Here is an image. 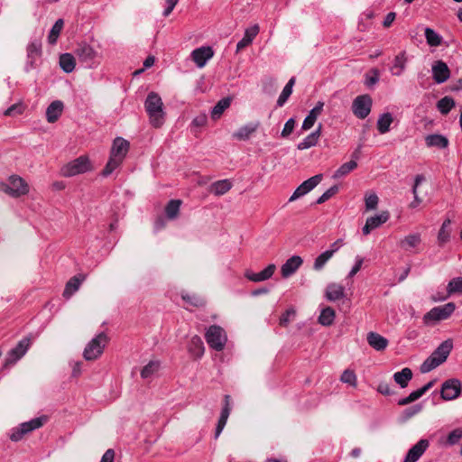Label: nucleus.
Instances as JSON below:
<instances>
[{"instance_id": "4468645a", "label": "nucleus", "mask_w": 462, "mask_h": 462, "mask_svg": "<svg viewBox=\"0 0 462 462\" xmlns=\"http://www.w3.org/2000/svg\"><path fill=\"white\" fill-rule=\"evenodd\" d=\"M432 78L437 84L446 82L450 77V70L448 65L442 60H437L431 67Z\"/></svg>"}, {"instance_id": "a878e982", "label": "nucleus", "mask_w": 462, "mask_h": 462, "mask_svg": "<svg viewBox=\"0 0 462 462\" xmlns=\"http://www.w3.org/2000/svg\"><path fill=\"white\" fill-rule=\"evenodd\" d=\"M258 126L259 123H249L233 133L232 136L239 141H246L257 130Z\"/></svg>"}, {"instance_id": "6ab92c4d", "label": "nucleus", "mask_w": 462, "mask_h": 462, "mask_svg": "<svg viewBox=\"0 0 462 462\" xmlns=\"http://www.w3.org/2000/svg\"><path fill=\"white\" fill-rule=\"evenodd\" d=\"M130 143L122 137H116L111 148L110 155L124 161L128 152Z\"/></svg>"}, {"instance_id": "a18cd8bd", "label": "nucleus", "mask_w": 462, "mask_h": 462, "mask_svg": "<svg viewBox=\"0 0 462 462\" xmlns=\"http://www.w3.org/2000/svg\"><path fill=\"white\" fill-rule=\"evenodd\" d=\"M424 34L427 43L430 46L438 47L441 44L442 37L439 33H437L433 29L429 27L426 28Z\"/></svg>"}, {"instance_id": "bb28decb", "label": "nucleus", "mask_w": 462, "mask_h": 462, "mask_svg": "<svg viewBox=\"0 0 462 462\" xmlns=\"http://www.w3.org/2000/svg\"><path fill=\"white\" fill-rule=\"evenodd\" d=\"M258 24L247 28L245 32L244 37L236 44V51L243 50L252 43L253 40L256 37L259 32Z\"/></svg>"}, {"instance_id": "58836bf2", "label": "nucleus", "mask_w": 462, "mask_h": 462, "mask_svg": "<svg viewBox=\"0 0 462 462\" xmlns=\"http://www.w3.org/2000/svg\"><path fill=\"white\" fill-rule=\"evenodd\" d=\"M180 199H171L165 207V214L169 219H175L180 212Z\"/></svg>"}, {"instance_id": "69168bd1", "label": "nucleus", "mask_w": 462, "mask_h": 462, "mask_svg": "<svg viewBox=\"0 0 462 462\" xmlns=\"http://www.w3.org/2000/svg\"><path fill=\"white\" fill-rule=\"evenodd\" d=\"M191 59L199 68H202V47L197 48L191 52Z\"/></svg>"}, {"instance_id": "052dcab7", "label": "nucleus", "mask_w": 462, "mask_h": 462, "mask_svg": "<svg viewBox=\"0 0 462 462\" xmlns=\"http://www.w3.org/2000/svg\"><path fill=\"white\" fill-rule=\"evenodd\" d=\"M338 191V187L334 185L327 189L316 201L317 204H322L337 194Z\"/></svg>"}, {"instance_id": "c9c22d12", "label": "nucleus", "mask_w": 462, "mask_h": 462, "mask_svg": "<svg viewBox=\"0 0 462 462\" xmlns=\"http://www.w3.org/2000/svg\"><path fill=\"white\" fill-rule=\"evenodd\" d=\"M231 105L230 97H224L220 99L211 110V117L213 120L220 118L224 111Z\"/></svg>"}, {"instance_id": "6e6552de", "label": "nucleus", "mask_w": 462, "mask_h": 462, "mask_svg": "<svg viewBox=\"0 0 462 462\" xmlns=\"http://www.w3.org/2000/svg\"><path fill=\"white\" fill-rule=\"evenodd\" d=\"M46 420L47 418L43 416L21 423L17 428H14L12 430L10 434L11 440H21L24 435L42 427Z\"/></svg>"}, {"instance_id": "338daca9", "label": "nucleus", "mask_w": 462, "mask_h": 462, "mask_svg": "<svg viewBox=\"0 0 462 462\" xmlns=\"http://www.w3.org/2000/svg\"><path fill=\"white\" fill-rule=\"evenodd\" d=\"M363 262H364V259L362 257H360V256L356 257V263L348 273L349 277L355 276L361 270Z\"/></svg>"}, {"instance_id": "7ed1b4c3", "label": "nucleus", "mask_w": 462, "mask_h": 462, "mask_svg": "<svg viewBox=\"0 0 462 462\" xmlns=\"http://www.w3.org/2000/svg\"><path fill=\"white\" fill-rule=\"evenodd\" d=\"M109 342V337L104 332L97 334L85 346L83 357L87 361H94L101 356L105 347Z\"/></svg>"}, {"instance_id": "cd10ccee", "label": "nucleus", "mask_w": 462, "mask_h": 462, "mask_svg": "<svg viewBox=\"0 0 462 462\" xmlns=\"http://www.w3.org/2000/svg\"><path fill=\"white\" fill-rule=\"evenodd\" d=\"M231 408L229 406V396H225V406L222 409L220 417L217 421V425L215 431V439H217L222 432L223 429L225 428L228 416L230 414Z\"/></svg>"}, {"instance_id": "5fc2aeb1", "label": "nucleus", "mask_w": 462, "mask_h": 462, "mask_svg": "<svg viewBox=\"0 0 462 462\" xmlns=\"http://www.w3.org/2000/svg\"><path fill=\"white\" fill-rule=\"evenodd\" d=\"M296 317V310L294 308L288 309L280 318L279 324L282 327H287L291 321Z\"/></svg>"}, {"instance_id": "c03bdc74", "label": "nucleus", "mask_w": 462, "mask_h": 462, "mask_svg": "<svg viewBox=\"0 0 462 462\" xmlns=\"http://www.w3.org/2000/svg\"><path fill=\"white\" fill-rule=\"evenodd\" d=\"M181 299L184 301L183 307L188 310H192L193 308H197L200 304L199 297L188 292H181Z\"/></svg>"}, {"instance_id": "5701e85b", "label": "nucleus", "mask_w": 462, "mask_h": 462, "mask_svg": "<svg viewBox=\"0 0 462 462\" xmlns=\"http://www.w3.org/2000/svg\"><path fill=\"white\" fill-rule=\"evenodd\" d=\"M321 129H322V125H321V124H319V125L318 126V128L315 131L310 133L301 142H300L297 144V148L299 150H306V149L315 146L318 143L319 139L321 135Z\"/></svg>"}, {"instance_id": "de8ad7c7", "label": "nucleus", "mask_w": 462, "mask_h": 462, "mask_svg": "<svg viewBox=\"0 0 462 462\" xmlns=\"http://www.w3.org/2000/svg\"><path fill=\"white\" fill-rule=\"evenodd\" d=\"M160 368V362L159 361H150L146 365H144L141 371V377L143 379L150 378L152 375H153L156 372H158Z\"/></svg>"}, {"instance_id": "39448f33", "label": "nucleus", "mask_w": 462, "mask_h": 462, "mask_svg": "<svg viewBox=\"0 0 462 462\" xmlns=\"http://www.w3.org/2000/svg\"><path fill=\"white\" fill-rule=\"evenodd\" d=\"M92 170L91 162L87 156H79L70 161L60 169V174L63 177L69 178L79 174L90 171Z\"/></svg>"}, {"instance_id": "7c9ffc66", "label": "nucleus", "mask_w": 462, "mask_h": 462, "mask_svg": "<svg viewBox=\"0 0 462 462\" xmlns=\"http://www.w3.org/2000/svg\"><path fill=\"white\" fill-rule=\"evenodd\" d=\"M421 242L420 234H410L402 239L399 243L401 248L405 251H411L412 248L417 247Z\"/></svg>"}, {"instance_id": "72a5a7b5", "label": "nucleus", "mask_w": 462, "mask_h": 462, "mask_svg": "<svg viewBox=\"0 0 462 462\" xmlns=\"http://www.w3.org/2000/svg\"><path fill=\"white\" fill-rule=\"evenodd\" d=\"M41 51H42V42L39 40L32 41L27 46V56H28V60H29L31 68L33 67V63H34L36 58H38L41 55Z\"/></svg>"}, {"instance_id": "4be33fe9", "label": "nucleus", "mask_w": 462, "mask_h": 462, "mask_svg": "<svg viewBox=\"0 0 462 462\" xmlns=\"http://www.w3.org/2000/svg\"><path fill=\"white\" fill-rule=\"evenodd\" d=\"M368 345L376 351L384 350L389 342L388 339L376 332H369L366 337Z\"/></svg>"}, {"instance_id": "20e7f679", "label": "nucleus", "mask_w": 462, "mask_h": 462, "mask_svg": "<svg viewBox=\"0 0 462 462\" xmlns=\"http://www.w3.org/2000/svg\"><path fill=\"white\" fill-rule=\"evenodd\" d=\"M208 346L217 352L222 351L227 342L226 330L217 325L210 326L204 334Z\"/></svg>"}, {"instance_id": "680f3d73", "label": "nucleus", "mask_w": 462, "mask_h": 462, "mask_svg": "<svg viewBox=\"0 0 462 462\" xmlns=\"http://www.w3.org/2000/svg\"><path fill=\"white\" fill-rule=\"evenodd\" d=\"M371 75L370 74H366L365 76V85L367 87H372L374 85H375L378 81H379V70L377 69H373L371 71H370Z\"/></svg>"}, {"instance_id": "e433bc0d", "label": "nucleus", "mask_w": 462, "mask_h": 462, "mask_svg": "<svg viewBox=\"0 0 462 462\" xmlns=\"http://www.w3.org/2000/svg\"><path fill=\"white\" fill-rule=\"evenodd\" d=\"M393 122V117L391 113H383L377 120V129L382 134H386L390 130V126Z\"/></svg>"}, {"instance_id": "13d9d810", "label": "nucleus", "mask_w": 462, "mask_h": 462, "mask_svg": "<svg viewBox=\"0 0 462 462\" xmlns=\"http://www.w3.org/2000/svg\"><path fill=\"white\" fill-rule=\"evenodd\" d=\"M462 439V428H457L450 431L447 437V444L453 446Z\"/></svg>"}, {"instance_id": "423d86ee", "label": "nucleus", "mask_w": 462, "mask_h": 462, "mask_svg": "<svg viewBox=\"0 0 462 462\" xmlns=\"http://www.w3.org/2000/svg\"><path fill=\"white\" fill-rule=\"evenodd\" d=\"M75 54L79 61L88 68H95L99 64L100 55L87 42L79 43Z\"/></svg>"}, {"instance_id": "6e6d98bb", "label": "nucleus", "mask_w": 462, "mask_h": 462, "mask_svg": "<svg viewBox=\"0 0 462 462\" xmlns=\"http://www.w3.org/2000/svg\"><path fill=\"white\" fill-rule=\"evenodd\" d=\"M341 382L353 387L356 386L357 379L356 374L351 370H345L340 377Z\"/></svg>"}, {"instance_id": "09e8293b", "label": "nucleus", "mask_w": 462, "mask_h": 462, "mask_svg": "<svg viewBox=\"0 0 462 462\" xmlns=\"http://www.w3.org/2000/svg\"><path fill=\"white\" fill-rule=\"evenodd\" d=\"M63 20L58 19L55 23L53 24L52 28L51 29V32L48 35V42L51 44H55L57 42V40L59 38V35L63 28Z\"/></svg>"}, {"instance_id": "49530a36", "label": "nucleus", "mask_w": 462, "mask_h": 462, "mask_svg": "<svg viewBox=\"0 0 462 462\" xmlns=\"http://www.w3.org/2000/svg\"><path fill=\"white\" fill-rule=\"evenodd\" d=\"M82 280L78 277L74 276L69 279V281L67 282L63 296L65 297H70L75 291H77L81 284Z\"/></svg>"}, {"instance_id": "9d476101", "label": "nucleus", "mask_w": 462, "mask_h": 462, "mask_svg": "<svg viewBox=\"0 0 462 462\" xmlns=\"http://www.w3.org/2000/svg\"><path fill=\"white\" fill-rule=\"evenodd\" d=\"M372 104L369 95L357 96L352 103L353 114L359 119H365L371 112Z\"/></svg>"}, {"instance_id": "393cba45", "label": "nucleus", "mask_w": 462, "mask_h": 462, "mask_svg": "<svg viewBox=\"0 0 462 462\" xmlns=\"http://www.w3.org/2000/svg\"><path fill=\"white\" fill-rule=\"evenodd\" d=\"M233 184L230 180L225 179L213 182L208 189L209 193L214 194L215 196H222L228 192Z\"/></svg>"}, {"instance_id": "4d7b16f0", "label": "nucleus", "mask_w": 462, "mask_h": 462, "mask_svg": "<svg viewBox=\"0 0 462 462\" xmlns=\"http://www.w3.org/2000/svg\"><path fill=\"white\" fill-rule=\"evenodd\" d=\"M24 108L25 107L23 103H21V102L15 103L14 105H12L10 107H8L6 110H5L4 116H15L18 115H22L24 111Z\"/></svg>"}, {"instance_id": "c756f323", "label": "nucleus", "mask_w": 462, "mask_h": 462, "mask_svg": "<svg viewBox=\"0 0 462 462\" xmlns=\"http://www.w3.org/2000/svg\"><path fill=\"white\" fill-rule=\"evenodd\" d=\"M425 143L428 147H437L439 149L447 148L448 139L442 134H429L425 137Z\"/></svg>"}, {"instance_id": "1a4fd4ad", "label": "nucleus", "mask_w": 462, "mask_h": 462, "mask_svg": "<svg viewBox=\"0 0 462 462\" xmlns=\"http://www.w3.org/2000/svg\"><path fill=\"white\" fill-rule=\"evenodd\" d=\"M456 310V305L453 302H448L442 306L432 308L423 316L425 324L430 322H438L448 319Z\"/></svg>"}, {"instance_id": "603ef678", "label": "nucleus", "mask_w": 462, "mask_h": 462, "mask_svg": "<svg viewBox=\"0 0 462 462\" xmlns=\"http://www.w3.org/2000/svg\"><path fill=\"white\" fill-rule=\"evenodd\" d=\"M122 162L123 160L110 155L109 160L102 171V175L105 177L110 175Z\"/></svg>"}, {"instance_id": "c85d7f7f", "label": "nucleus", "mask_w": 462, "mask_h": 462, "mask_svg": "<svg viewBox=\"0 0 462 462\" xmlns=\"http://www.w3.org/2000/svg\"><path fill=\"white\" fill-rule=\"evenodd\" d=\"M345 297V288L338 283H329L326 289V298L330 301H336Z\"/></svg>"}, {"instance_id": "864d4df0", "label": "nucleus", "mask_w": 462, "mask_h": 462, "mask_svg": "<svg viewBox=\"0 0 462 462\" xmlns=\"http://www.w3.org/2000/svg\"><path fill=\"white\" fill-rule=\"evenodd\" d=\"M331 258L332 256L330 252H323L315 259L313 269L316 271H320Z\"/></svg>"}, {"instance_id": "774afa93", "label": "nucleus", "mask_w": 462, "mask_h": 462, "mask_svg": "<svg viewBox=\"0 0 462 462\" xmlns=\"http://www.w3.org/2000/svg\"><path fill=\"white\" fill-rule=\"evenodd\" d=\"M115 451L112 448L107 449L101 457L100 462H114Z\"/></svg>"}, {"instance_id": "a211bd4d", "label": "nucleus", "mask_w": 462, "mask_h": 462, "mask_svg": "<svg viewBox=\"0 0 462 462\" xmlns=\"http://www.w3.org/2000/svg\"><path fill=\"white\" fill-rule=\"evenodd\" d=\"M303 261L299 255L290 257L281 267V273L283 278L291 276L301 266Z\"/></svg>"}, {"instance_id": "f3484780", "label": "nucleus", "mask_w": 462, "mask_h": 462, "mask_svg": "<svg viewBox=\"0 0 462 462\" xmlns=\"http://www.w3.org/2000/svg\"><path fill=\"white\" fill-rule=\"evenodd\" d=\"M430 443L427 439H420L409 449L403 462H417L424 454Z\"/></svg>"}, {"instance_id": "aec40b11", "label": "nucleus", "mask_w": 462, "mask_h": 462, "mask_svg": "<svg viewBox=\"0 0 462 462\" xmlns=\"http://www.w3.org/2000/svg\"><path fill=\"white\" fill-rule=\"evenodd\" d=\"M276 270V266L273 263L269 264L266 268L259 273H253L247 271L245 276L251 282H260L270 279Z\"/></svg>"}, {"instance_id": "f8f14e48", "label": "nucleus", "mask_w": 462, "mask_h": 462, "mask_svg": "<svg viewBox=\"0 0 462 462\" xmlns=\"http://www.w3.org/2000/svg\"><path fill=\"white\" fill-rule=\"evenodd\" d=\"M30 345L31 340L29 337H24L20 340L18 344L8 352L5 359V366L12 365L21 359L26 354Z\"/></svg>"}, {"instance_id": "473e14b6", "label": "nucleus", "mask_w": 462, "mask_h": 462, "mask_svg": "<svg viewBox=\"0 0 462 462\" xmlns=\"http://www.w3.org/2000/svg\"><path fill=\"white\" fill-rule=\"evenodd\" d=\"M412 378V371L408 368H402L400 372H396L393 374L394 382L400 385L401 388L407 387L409 382Z\"/></svg>"}, {"instance_id": "ea45409f", "label": "nucleus", "mask_w": 462, "mask_h": 462, "mask_svg": "<svg viewBox=\"0 0 462 462\" xmlns=\"http://www.w3.org/2000/svg\"><path fill=\"white\" fill-rule=\"evenodd\" d=\"M295 84V78L290 79V80L287 82L285 87L283 88L282 93L280 94L278 100H277V106H282L290 97V96L292 93V88Z\"/></svg>"}, {"instance_id": "412c9836", "label": "nucleus", "mask_w": 462, "mask_h": 462, "mask_svg": "<svg viewBox=\"0 0 462 462\" xmlns=\"http://www.w3.org/2000/svg\"><path fill=\"white\" fill-rule=\"evenodd\" d=\"M324 103L319 101L316 106L310 111L309 115L305 117L301 129L303 131L310 130L315 124L319 116H320L323 110Z\"/></svg>"}, {"instance_id": "0eeeda50", "label": "nucleus", "mask_w": 462, "mask_h": 462, "mask_svg": "<svg viewBox=\"0 0 462 462\" xmlns=\"http://www.w3.org/2000/svg\"><path fill=\"white\" fill-rule=\"evenodd\" d=\"M0 189L12 198H19L29 192V186L23 178L13 175L9 178L8 183L0 184Z\"/></svg>"}, {"instance_id": "f03ea898", "label": "nucleus", "mask_w": 462, "mask_h": 462, "mask_svg": "<svg viewBox=\"0 0 462 462\" xmlns=\"http://www.w3.org/2000/svg\"><path fill=\"white\" fill-rule=\"evenodd\" d=\"M453 348V342L451 339L443 341L432 354L421 364L420 372L422 374L429 373L443 364L449 356Z\"/></svg>"}, {"instance_id": "37998d69", "label": "nucleus", "mask_w": 462, "mask_h": 462, "mask_svg": "<svg viewBox=\"0 0 462 462\" xmlns=\"http://www.w3.org/2000/svg\"><path fill=\"white\" fill-rule=\"evenodd\" d=\"M357 167V163L356 161L352 160L350 162H347L346 163H343L333 174L334 179H339L346 174H348L350 171L355 170Z\"/></svg>"}, {"instance_id": "e2e57ef3", "label": "nucleus", "mask_w": 462, "mask_h": 462, "mask_svg": "<svg viewBox=\"0 0 462 462\" xmlns=\"http://www.w3.org/2000/svg\"><path fill=\"white\" fill-rule=\"evenodd\" d=\"M295 124H296V122H295L294 118L288 119L284 125V127H283L282 133H281V136L282 138L288 137L293 132Z\"/></svg>"}, {"instance_id": "0e129e2a", "label": "nucleus", "mask_w": 462, "mask_h": 462, "mask_svg": "<svg viewBox=\"0 0 462 462\" xmlns=\"http://www.w3.org/2000/svg\"><path fill=\"white\" fill-rule=\"evenodd\" d=\"M421 410H422V406L420 404H415V405H413L411 407H409L406 410H404L403 417H404L405 420L411 419L414 415H416L419 412H420Z\"/></svg>"}, {"instance_id": "ddd939ff", "label": "nucleus", "mask_w": 462, "mask_h": 462, "mask_svg": "<svg viewBox=\"0 0 462 462\" xmlns=\"http://www.w3.org/2000/svg\"><path fill=\"white\" fill-rule=\"evenodd\" d=\"M322 180V174H317L303 181L291 196L289 201H294L311 191Z\"/></svg>"}, {"instance_id": "dca6fc26", "label": "nucleus", "mask_w": 462, "mask_h": 462, "mask_svg": "<svg viewBox=\"0 0 462 462\" xmlns=\"http://www.w3.org/2000/svg\"><path fill=\"white\" fill-rule=\"evenodd\" d=\"M389 219L388 212H382L379 215L370 217L366 219L365 226L362 228V232L365 236L369 235L374 229L379 227Z\"/></svg>"}, {"instance_id": "f704fd0d", "label": "nucleus", "mask_w": 462, "mask_h": 462, "mask_svg": "<svg viewBox=\"0 0 462 462\" xmlns=\"http://www.w3.org/2000/svg\"><path fill=\"white\" fill-rule=\"evenodd\" d=\"M60 66L66 73H70L74 70L76 62L75 58L70 53H63L60 56Z\"/></svg>"}, {"instance_id": "79ce46f5", "label": "nucleus", "mask_w": 462, "mask_h": 462, "mask_svg": "<svg viewBox=\"0 0 462 462\" xmlns=\"http://www.w3.org/2000/svg\"><path fill=\"white\" fill-rule=\"evenodd\" d=\"M335 311L332 308L323 309L319 317V322L323 326H330L335 319Z\"/></svg>"}, {"instance_id": "bf43d9fd", "label": "nucleus", "mask_w": 462, "mask_h": 462, "mask_svg": "<svg viewBox=\"0 0 462 462\" xmlns=\"http://www.w3.org/2000/svg\"><path fill=\"white\" fill-rule=\"evenodd\" d=\"M378 201H379V199L375 193H371L369 195H365V209L367 211L375 209L377 208Z\"/></svg>"}, {"instance_id": "9b49d317", "label": "nucleus", "mask_w": 462, "mask_h": 462, "mask_svg": "<svg viewBox=\"0 0 462 462\" xmlns=\"http://www.w3.org/2000/svg\"><path fill=\"white\" fill-rule=\"evenodd\" d=\"M461 391L460 381L456 378H451L442 383L440 396L444 401H453L460 395Z\"/></svg>"}, {"instance_id": "b1692460", "label": "nucleus", "mask_w": 462, "mask_h": 462, "mask_svg": "<svg viewBox=\"0 0 462 462\" xmlns=\"http://www.w3.org/2000/svg\"><path fill=\"white\" fill-rule=\"evenodd\" d=\"M63 103L60 100L51 102L46 109V119L49 123H55L62 114Z\"/></svg>"}, {"instance_id": "8fccbe9b", "label": "nucleus", "mask_w": 462, "mask_h": 462, "mask_svg": "<svg viewBox=\"0 0 462 462\" xmlns=\"http://www.w3.org/2000/svg\"><path fill=\"white\" fill-rule=\"evenodd\" d=\"M454 106L455 101L450 97H444L437 103L439 111L443 115H447Z\"/></svg>"}, {"instance_id": "3c124183", "label": "nucleus", "mask_w": 462, "mask_h": 462, "mask_svg": "<svg viewBox=\"0 0 462 462\" xmlns=\"http://www.w3.org/2000/svg\"><path fill=\"white\" fill-rule=\"evenodd\" d=\"M122 162L123 160L110 155L109 160L102 171V175L105 177L110 175Z\"/></svg>"}, {"instance_id": "2eb2a0df", "label": "nucleus", "mask_w": 462, "mask_h": 462, "mask_svg": "<svg viewBox=\"0 0 462 462\" xmlns=\"http://www.w3.org/2000/svg\"><path fill=\"white\" fill-rule=\"evenodd\" d=\"M408 56L405 51H400L393 60L389 70L393 76L400 77L406 69L408 63Z\"/></svg>"}, {"instance_id": "a19ab883", "label": "nucleus", "mask_w": 462, "mask_h": 462, "mask_svg": "<svg viewBox=\"0 0 462 462\" xmlns=\"http://www.w3.org/2000/svg\"><path fill=\"white\" fill-rule=\"evenodd\" d=\"M450 224L451 221L449 219H446L439 231L438 234V242L439 245H443L447 242H448L450 237Z\"/></svg>"}, {"instance_id": "f257e3e1", "label": "nucleus", "mask_w": 462, "mask_h": 462, "mask_svg": "<svg viewBox=\"0 0 462 462\" xmlns=\"http://www.w3.org/2000/svg\"><path fill=\"white\" fill-rule=\"evenodd\" d=\"M144 107L151 125L155 128L161 127L164 123L165 116L161 97L155 92H150L145 99Z\"/></svg>"}, {"instance_id": "2f4dec72", "label": "nucleus", "mask_w": 462, "mask_h": 462, "mask_svg": "<svg viewBox=\"0 0 462 462\" xmlns=\"http://www.w3.org/2000/svg\"><path fill=\"white\" fill-rule=\"evenodd\" d=\"M187 347L188 352L192 358H199L202 355V341L200 337L197 335L192 337Z\"/></svg>"}, {"instance_id": "4c0bfd02", "label": "nucleus", "mask_w": 462, "mask_h": 462, "mask_svg": "<svg viewBox=\"0 0 462 462\" xmlns=\"http://www.w3.org/2000/svg\"><path fill=\"white\" fill-rule=\"evenodd\" d=\"M448 295L443 297L441 300L447 299L448 296L456 293H462V276L451 279L447 285ZM435 299L434 300H438Z\"/></svg>"}]
</instances>
